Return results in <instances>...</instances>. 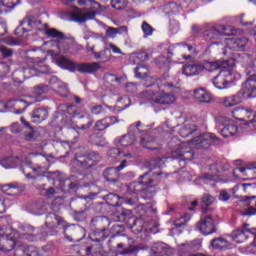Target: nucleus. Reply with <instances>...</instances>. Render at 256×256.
<instances>
[{
	"instance_id": "nucleus-13",
	"label": "nucleus",
	"mask_w": 256,
	"mask_h": 256,
	"mask_svg": "<svg viewBox=\"0 0 256 256\" xmlns=\"http://www.w3.org/2000/svg\"><path fill=\"white\" fill-rule=\"evenodd\" d=\"M215 139H217V137L214 134L207 133L202 136H197L196 138L190 140L188 142V145H190V147H197L198 149H207L209 145H211V143L215 141Z\"/></svg>"
},
{
	"instance_id": "nucleus-2",
	"label": "nucleus",
	"mask_w": 256,
	"mask_h": 256,
	"mask_svg": "<svg viewBox=\"0 0 256 256\" xmlns=\"http://www.w3.org/2000/svg\"><path fill=\"white\" fill-rule=\"evenodd\" d=\"M46 227H48V229H57L58 227L65 228L64 235L68 241H81V239H83L82 228H67V222L55 213L47 214Z\"/></svg>"
},
{
	"instance_id": "nucleus-21",
	"label": "nucleus",
	"mask_w": 256,
	"mask_h": 256,
	"mask_svg": "<svg viewBox=\"0 0 256 256\" xmlns=\"http://www.w3.org/2000/svg\"><path fill=\"white\" fill-rule=\"evenodd\" d=\"M183 75L186 77H195L196 75H201L203 73V63L194 62L183 66Z\"/></svg>"
},
{
	"instance_id": "nucleus-56",
	"label": "nucleus",
	"mask_w": 256,
	"mask_h": 256,
	"mask_svg": "<svg viewBox=\"0 0 256 256\" xmlns=\"http://www.w3.org/2000/svg\"><path fill=\"white\" fill-rule=\"evenodd\" d=\"M46 185L43 184L42 186H39L40 191H44L43 195H46V197H51V195H55V188L50 187L48 189H45Z\"/></svg>"
},
{
	"instance_id": "nucleus-41",
	"label": "nucleus",
	"mask_w": 256,
	"mask_h": 256,
	"mask_svg": "<svg viewBox=\"0 0 256 256\" xmlns=\"http://www.w3.org/2000/svg\"><path fill=\"white\" fill-rule=\"evenodd\" d=\"M20 121L24 125V127L29 130L28 133L25 134L26 141H31V139H33L35 135V133L33 132V127H31V124H29V122H27L24 117H21Z\"/></svg>"
},
{
	"instance_id": "nucleus-10",
	"label": "nucleus",
	"mask_w": 256,
	"mask_h": 256,
	"mask_svg": "<svg viewBox=\"0 0 256 256\" xmlns=\"http://www.w3.org/2000/svg\"><path fill=\"white\" fill-rule=\"evenodd\" d=\"M249 224H245L243 228L236 229L232 232V239L236 243H245L249 237H253V245L256 247V228L248 229Z\"/></svg>"
},
{
	"instance_id": "nucleus-12",
	"label": "nucleus",
	"mask_w": 256,
	"mask_h": 256,
	"mask_svg": "<svg viewBox=\"0 0 256 256\" xmlns=\"http://www.w3.org/2000/svg\"><path fill=\"white\" fill-rule=\"evenodd\" d=\"M212 83L216 89H228L231 83V70L229 68L221 70L220 73L213 78Z\"/></svg>"
},
{
	"instance_id": "nucleus-59",
	"label": "nucleus",
	"mask_w": 256,
	"mask_h": 256,
	"mask_svg": "<svg viewBox=\"0 0 256 256\" xmlns=\"http://www.w3.org/2000/svg\"><path fill=\"white\" fill-rule=\"evenodd\" d=\"M218 199L219 201H229V199H231V194H229L226 190H221Z\"/></svg>"
},
{
	"instance_id": "nucleus-45",
	"label": "nucleus",
	"mask_w": 256,
	"mask_h": 256,
	"mask_svg": "<svg viewBox=\"0 0 256 256\" xmlns=\"http://www.w3.org/2000/svg\"><path fill=\"white\" fill-rule=\"evenodd\" d=\"M140 145L144 147V149H150L151 151H155L157 147H154V142L150 138H142L140 140Z\"/></svg>"
},
{
	"instance_id": "nucleus-51",
	"label": "nucleus",
	"mask_w": 256,
	"mask_h": 256,
	"mask_svg": "<svg viewBox=\"0 0 256 256\" xmlns=\"http://www.w3.org/2000/svg\"><path fill=\"white\" fill-rule=\"evenodd\" d=\"M142 31H143L145 37H149V36L153 35L154 29L151 25H149V23L143 22L142 23Z\"/></svg>"
},
{
	"instance_id": "nucleus-44",
	"label": "nucleus",
	"mask_w": 256,
	"mask_h": 256,
	"mask_svg": "<svg viewBox=\"0 0 256 256\" xmlns=\"http://www.w3.org/2000/svg\"><path fill=\"white\" fill-rule=\"evenodd\" d=\"M239 189L244 191V193H247V191H253V189H255V185H253V184H238L232 189V191H233V193H237V191H239Z\"/></svg>"
},
{
	"instance_id": "nucleus-14",
	"label": "nucleus",
	"mask_w": 256,
	"mask_h": 256,
	"mask_svg": "<svg viewBox=\"0 0 256 256\" xmlns=\"http://www.w3.org/2000/svg\"><path fill=\"white\" fill-rule=\"evenodd\" d=\"M248 40L245 37L229 38L226 42V51L224 55H227L229 51H245V45H247Z\"/></svg>"
},
{
	"instance_id": "nucleus-30",
	"label": "nucleus",
	"mask_w": 256,
	"mask_h": 256,
	"mask_svg": "<svg viewBox=\"0 0 256 256\" xmlns=\"http://www.w3.org/2000/svg\"><path fill=\"white\" fill-rule=\"evenodd\" d=\"M194 97L199 103H211V94L205 89L200 88L194 91Z\"/></svg>"
},
{
	"instance_id": "nucleus-36",
	"label": "nucleus",
	"mask_w": 256,
	"mask_h": 256,
	"mask_svg": "<svg viewBox=\"0 0 256 256\" xmlns=\"http://www.w3.org/2000/svg\"><path fill=\"white\" fill-rule=\"evenodd\" d=\"M211 245L214 249H228L229 241L225 238H215L211 241Z\"/></svg>"
},
{
	"instance_id": "nucleus-6",
	"label": "nucleus",
	"mask_w": 256,
	"mask_h": 256,
	"mask_svg": "<svg viewBox=\"0 0 256 256\" xmlns=\"http://www.w3.org/2000/svg\"><path fill=\"white\" fill-rule=\"evenodd\" d=\"M248 79L242 84L244 97L248 99L256 97V59L252 65L247 68Z\"/></svg>"
},
{
	"instance_id": "nucleus-39",
	"label": "nucleus",
	"mask_w": 256,
	"mask_h": 256,
	"mask_svg": "<svg viewBox=\"0 0 256 256\" xmlns=\"http://www.w3.org/2000/svg\"><path fill=\"white\" fill-rule=\"evenodd\" d=\"M133 143H135V136L131 134L124 135L119 140V145H121V147H129L130 145H133Z\"/></svg>"
},
{
	"instance_id": "nucleus-57",
	"label": "nucleus",
	"mask_w": 256,
	"mask_h": 256,
	"mask_svg": "<svg viewBox=\"0 0 256 256\" xmlns=\"http://www.w3.org/2000/svg\"><path fill=\"white\" fill-rule=\"evenodd\" d=\"M0 53L3 57H11V55H13V50L6 46H0Z\"/></svg>"
},
{
	"instance_id": "nucleus-7",
	"label": "nucleus",
	"mask_w": 256,
	"mask_h": 256,
	"mask_svg": "<svg viewBox=\"0 0 256 256\" xmlns=\"http://www.w3.org/2000/svg\"><path fill=\"white\" fill-rule=\"evenodd\" d=\"M47 23H42L41 20L31 17H26L20 23V26L15 30V34L19 35V32L23 31V33H29V31H46Z\"/></svg>"
},
{
	"instance_id": "nucleus-8",
	"label": "nucleus",
	"mask_w": 256,
	"mask_h": 256,
	"mask_svg": "<svg viewBox=\"0 0 256 256\" xmlns=\"http://www.w3.org/2000/svg\"><path fill=\"white\" fill-rule=\"evenodd\" d=\"M232 117H234V119H237L238 121H247V119H250L247 124L248 127L252 130L256 129L255 111L243 107H238L232 111Z\"/></svg>"
},
{
	"instance_id": "nucleus-1",
	"label": "nucleus",
	"mask_w": 256,
	"mask_h": 256,
	"mask_svg": "<svg viewBox=\"0 0 256 256\" xmlns=\"http://www.w3.org/2000/svg\"><path fill=\"white\" fill-rule=\"evenodd\" d=\"M68 3H74V5H79L80 7H90L93 10L75 7L73 11L68 13L70 21H75V23H85L86 21L95 19L96 11L101 9V4L95 0H68Z\"/></svg>"
},
{
	"instance_id": "nucleus-40",
	"label": "nucleus",
	"mask_w": 256,
	"mask_h": 256,
	"mask_svg": "<svg viewBox=\"0 0 256 256\" xmlns=\"http://www.w3.org/2000/svg\"><path fill=\"white\" fill-rule=\"evenodd\" d=\"M15 107H16V109L14 110V113L16 115H21V113H25V109H27V107H29V104L23 100H16Z\"/></svg>"
},
{
	"instance_id": "nucleus-63",
	"label": "nucleus",
	"mask_w": 256,
	"mask_h": 256,
	"mask_svg": "<svg viewBox=\"0 0 256 256\" xmlns=\"http://www.w3.org/2000/svg\"><path fill=\"white\" fill-rule=\"evenodd\" d=\"M26 252L28 253V256H39V250L34 246L28 247Z\"/></svg>"
},
{
	"instance_id": "nucleus-61",
	"label": "nucleus",
	"mask_w": 256,
	"mask_h": 256,
	"mask_svg": "<svg viewBox=\"0 0 256 256\" xmlns=\"http://www.w3.org/2000/svg\"><path fill=\"white\" fill-rule=\"evenodd\" d=\"M117 35H129V28L127 26H120L116 28Z\"/></svg>"
},
{
	"instance_id": "nucleus-34",
	"label": "nucleus",
	"mask_w": 256,
	"mask_h": 256,
	"mask_svg": "<svg viewBox=\"0 0 256 256\" xmlns=\"http://www.w3.org/2000/svg\"><path fill=\"white\" fill-rule=\"evenodd\" d=\"M193 133H197V126H195V124H185L179 130V135H181L184 138L189 137V135H193Z\"/></svg>"
},
{
	"instance_id": "nucleus-32",
	"label": "nucleus",
	"mask_w": 256,
	"mask_h": 256,
	"mask_svg": "<svg viewBox=\"0 0 256 256\" xmlns=\"http://www.w3.org/2000/svg\"><path fill=\"white\" fill-rule=\"evenodd\" d=\"M20 0H1L0 3V14L9 13L11 9H15Z\"/></svg>"
},
{
	"instance_id": "nucleus-52",
	"label": "nucleus",
	"mask_w": 256,
	"mask_h": 256,
	"mask_svg": "<svg viewBox=\"0 0 256 256\" xmlns=\"http://www.w3.org/2000/svg\"><path fill=\"white\" fill-rule=\"evenodd\" d=\"M66 113L72 115V117H77V115H81V110H78L75 105H69L66 107Z\"/></svg>"
},
{
	"instance_id": "nucleus-4",
	"label": "nucleus",
	"mask_w": 256,
	"mask_h": 256,
	"mask_svg": "<svg viewBox=\"0 0 256 256\" xmlns=\"http://www.w3.org/2000/svg\"><path fill=\"white\" fill-rule=\"evenodd\" d=\"M141 97L158 105H173L177 101L175 94L167 93L159 89L157 85H151L147 90L142 92Z\"/></svg>"
},
{
	"instance_id": "nucleus-27",
	"label": "nucleus",
	"mask_w": 256,
	"mask_h": 256,
	"mask_svg": "<svg viewBox=\"0 0 256 256\" xmlns=\"http://www.w3.org/2000/svg\"><path fill=\"white\" fill-rule=\"evenodd\" d=\"M119 120L115 116L106 117L102 120H98L95 124L96 131H105L108 127H111V125H115V123H118Z\"/></svg>"
},
{
	"instance_id": "nucleus-15",
	"label": "nucleus",
	"mask_w": 256,
	"mask_h": 256,
	"mask_svg": "<svg viewBox=\"0 0 256 256\" xmlns=\"http://www.w3.org/2000/svg\"><path fill=\"white\" fill-rule=\"evenodd\" d=\"M126 167H127V160H123L119 166L106 169L103 175L106 180L112 183H117L120 177L119 171H123V169Z\"/></svg>"
},
{
	"instance_id": "nucleus-25",
	"label": "nucleus",
	"mask_w": 256,
	"mask_h": 256,
	"mask_svg": "<svg viewBox=\"0 0 256 256\" xmlns=\"http://www.w3.org/2000/svg\"><path fill=\"white\" fill-rule=\"evenodd\" d=\"M203 71H217L220 69V71H225V69H229V63L225 61H215V62H203L202 63Z\"/></svg>"
},
{
	"instance_id": "nucleus-64",
	"label": "nucleus",
	"mask_w": 256,
	"mask_h": 256,
	"mask_svg": "<svg viewBox=\"0 0 256 256\" xmlns=\"http://www.w3.org/2000/svg\"><path fill=\"white\" fill-rule=\"evenodd\" d=\"M15 256H29L27 253V250H24L23 248H18L14 252Z\"/></svg>"
},
{
	"instance_id": "nucleus-43",
	"label": "nucleus",
	"mask_w": 256,
	"mask_h": 256,
	"mask_svg": "<svg viewBox=\"0 0 256 256\" xmlns=\"http://www.w3.org/2000/svg\"><path fill=\"white\" fill-rule=\"evenodd\" d=\"M205 181H217V176L211 174H204L201 177L197 178L195 183L197 185H203Z\"/></svg>"
},
{
	"instance_id": "nucleus-37",
	"label": "nucleus",
	"mask_w": 256,
	"mask_h": 256,
	"mask_svg": "<svg viewBox=\"0 0 256 256\" xmlns=\"http://www.w3.org/2000/svg\"><path fill=\"white\" fill-rule=\"evenodd\" d=\"M18 163L19 158H6L1 161V165L4 167V169H15Z\"/></svg>"
},
{
	"instance_id": "nucleus-54",
	"label": "nucleus",
	"mask_w": 256,
	"mask_h": 256,
	"mask_svg": "<svg viewBox=\"0 0 256 256\" xmlns=\"http://www.w3.org/2000/svg\"><path fill=\"white\" fill-rule=\"evenodd\" d=\"M90 141L93 143V145H97L98 147L107 145V142H105L104 138H99L97 136H91Z\"/></svg>"
},
{
	"instance_id": "nucleus-35",
	"label": "nucleus",
	"mask_w": 256,
	"mask_h": 256,
	"mask_svg": "<svg viewBox=\"0 0 256 256\" xmlns=\"http://www.w3.org/2000/svg\"><path fill=\"white\" fill-rule=\"evenodd\" d=\"M46 35L47 37H52L53 39H57V41H61L63 39H67L65 34L55 28H46Z\"/></svg>"
},
{
	"instance_id": "nucleus-18",
	"label": "nucleus",
	"mask_w": 256,
	"mask_h": 256,
	"mask_svg": "<svg viewBox=\"0 0 256 256\" xmlns=\"http://www.w3.org/2000/svg\"><path fill=\"white\" fill-rule=\"evenodd\" d=\"M229 28L223 26V25H215L210 27L208 30L204 31L205 37H209L211 40L217 39L218 37H221V35H231V33L228 32Z\"/></svg>"
},
{
	"instance_id": "nucleus-47",
	"label": "nucleus",
	"mask_w": 256,
	"mask_h": 256,
	"mask_svg": "<svg viewBox=\"0 0 256 256\" xmlns=\"http://www.w3.org/2000/svg\"><path fill=\"white\" fill-rule=\"evenodd\" d=\"M9 71H11L9 64L0 62V79H5V77H7L9 74Z\"/></svg>"
},
{
	"instance_id": "nucleus-24",
	"label": "nucleus",
	"mask_w": 256,
	"mask_h": 256,
	"mask_svg": "<svg viewBox=\"0 0 256 256\" xmlns=\"http://www.w3.org/2000/svg\"><path fill=\"white\" fill-rule=\"evenodd\" d=\"M199 229L203 235H211L215 233V221L211 216H207L201 220Z\"/></svg>"
},
{
	"instance_id": "nucleus-28",
	"label": "nucleus",
	"mask_w": 256,
	"mask_h": 256,
	"mask_svg": "<svg viewBox=\"0 0 256 256\" xmlns=\"http://www.w3.org/2000/svg\"><path fill=\"white\" fill-rule=\"evenodd\" d=\"M153 256H165L169 253L167 244L163 242L154 243L151 248Z\"/></svg>"
},
{
	"instance_id": "nucleus-49",
	"label": "nucleus",
	"mask_w": 256,
	"mask_h": 256,
	"mask_svg": "<svg viewBox=\"0 0 256 256\" xmlns=\"http://www.w3.org/2000/svg\"><path fill=\"white\" fill-rule=\"evenodd\" d=\"M11 206V202L5 197H0V215L7 211V207Z\"/></svg>"
},
{
	"instance_id": "nucleus-19",
	"label": "nucleus",
	"mask_w": 256,
	"mask_h": 256,
	"mask_svg": "<svg viewBox=\"0 0 256 256\" xmlns=\"http://www.w3.org/2000/svg\"><path fill=\"white\" fill-rule=\"evenodd\" d=\"M77 161L83 167H93L94 165H97V163L101 161V155L95 152H90L85 156H79L77 158Z\"/></svg>"
},
{
	"instance_id": "nucleus-55",
	"label": "nucleus",
	"mask_w": 256,
	"mask_h": 256,
	"mask_svg": "<svg viewBox=\"0 0 256 256\" xmlns=\"http://www.w3.org/2000/svg\"><path fill=\"white\" fill-rule=\"evenodd\" d=\"M149 177V172L145 173L144 175H141L140 176V181L139 183L141 185H146L147 187H149L151 185V183H153V180L150 179V178H147Z\"/></svg>"
},
{
	"instance_id": "nucleus-16",
	"label": "nucleus",
	"mask_w": 256,
	"mask_h": 256,
	"mask_svg": "<svg viewBox=\"0 0 256 256\" xmlns=\"http://www.w3.org/2000/svg\"><path fill=\"white\" fill-rule=\"evenodd\" d=\"M106 202L108 205H111V207H121L123 203L126 205H134L135 198H121L119 195L111 193L106 196Z\"/></svg>"
},
{
	"instance_id": "nucleus-60",
	"label": "nucleus",
	"mask_w": 256,
	"mask_h": 256,
	"mask_svg": "<svg viewBox=\"0 0 256 256\" xmlns=\"http://www.w3.org/2000/svg\"><path fill=\"white\" fill-rule=\"evenodd\" d=\"M106 35L107 37H109L110 39H115L117 37V28H113V27H109L106 30Z\"/></svg>"
},
{
	"instance_id": "nucleus-53",
	"label": "nucleus",
	"mask_w": 256,
	"mask_h": 256,
	"mask_svg": "<svg viewBox=\"0 0 256 256\" xmlns=\"http://www.w3.org/2000/svg\"><path fill=\"white\" fill-rule=\"evenodd\" d=\"M202 203L203 205H206V207H209V205H213L215 203V197L210 194H204L202 197Z\"/></svg>"
},
{
	"instance_id": "nucleus-50",
	"label": "nucleus",
	"mask_w": 256,
	"mask_h": 256,
	"mask_svg": "<svg viewBox=\"0 0 256 256\" xmlns=\"http://www.w3.org/2000/svg\"><path fill=\"white\" fill-rule=\"evenodd\" d=\"M48 91H49V86L45 84H41L34 87V95H43V93H47Z\"/></svg>"
},
{
	"instance_id": "nucleus-62",
	"label": "nucleus",
	"mask_w": 256,
	"mask_h": 256,
	"mask_svg": "<svg viewBox=\"0 0 256 256\" xmlns=\"http://www.w3.org/2000/svg\"><path fill=\"white\" fill-rule=\"evenodd\" d=\"M2 41L3 43H6V45H19V42L11 36L4 38Z\"/></svg>"
},
{
	"instance_id": "nucleus-33",
	"label": "nucleus",
	"mask_w": 256,
	"mask_h": 256,
	"mask_svg": "<svg viewBox=\"0 0 256 256\" xmlns=\"http://www.w3.org/2000/svg\"><path fill=\"white\" fill-rule=\"evenodd\" d=\"M95 59H99L100 63H109L111 61V54L109 53V50L104 49L100 52L93 51V48L91 49Z\"/></svg>"
},
{
	"instance_id": "nucleus-29",
	"label": "nucleus",
	"mask_w": 256,
	"mask_h": 256,
	"mask_svg": "<svg viewBox=\"0 0 256 256\" xmlns=\"http://www.w3.org/2000/svg\"><path fill=\"white\" fill-rule=\"evenodd\" d=\"M49 117V112L45 108H38L32 113V123H41Z\"/></svg>"
},
{
	"instance_id": "nucleus-26",
	"label": "nucleus",
	"mask_w": 256,
	"mask_h": 256,
	"mask_svg": "<svg viewBox=\"0 0 256 256\" xmlns=\"http://www.w3.org/2000/svg\"><path fill=\"white\" fill-rule=\"evenodd\" d=\"M175 154L178 155L176 159H180V161H192L194 156L193 150L191 147H187L186 143H183Z\"/></svg>"
},
{
	"instance_id": "nucleus-9",
	"label": "nucleus",
	"mask_w": 256,
	"mask_h": 256,
	"mask_svg": "<svg viewBox=\"0 0 256 256\" xmlns=\"http://www.w3.org/2000/svg\"><path fill=\"white\" fill-rule=\"evenodd\" d=\"M147 59H149V56L146 52L136 53L130 57V62L134 63V65H138L134 70L138 79H143L149 75V68H147L145 64H139L141 61H147Z\"/></svg>"
},
{
	"instance_id": "nucleus-11",
	"label": "nucleus",
	"mask_w": 256,
	"mask_h": 256,
	"mask_svg": "<svg viewBox=\"0 0 256 256\" xmlns=\"http://www.w3.org/2000/svg\"><path fill=\"white\" fill-rule=\"evenodd\" d=\"M217 121L220 125H223V128L220 130V135H222V137H233L237 135L239 127L227 116L220 115L217 117Z\"/></svg>"
},
{
	"instance_id": "nucleus-48",
	"label": "nucleus",
	"mask_w": 256,
	"mask_h": 256,
	"mask_svg": "<svg viewBox=\"0 0 256 256\" xmlns=\"http://www.w3.org/2000/svg\"><path fill=\"white\" fill-rule=\"evenodd\" d=\"M112 7L114 9H125V7H127V5H129V1L128 0H112Z\"/></svg>"
},
{
	"instance_id": "nucleus-46",
	"label": "nucleus",
	"mask_w": 256,
	"mask_h": 256,
	"mask_svg": "<svg viewBox=\"0 0 256 256\" xmlns=\"http://www.w3.org/2000/svg\"><path fill=\"white\" fill-rule=\"evenodd\" d=\"M191 220V216L189 214H185L181 216L179 219L174 221L175 227H183V225H187V222Z\"/></svg>"
},
{
	"instance_id": "nucleus-20",
	"label": "nucleus",
	"mask_w": 256,
	"mask_h": 256,
	"mask_svg": "<svg viewBox=\"0 0 256 256\" xmlns=\"http://www.w3.org/2000/svg\"><path fill=\"white\" fill-rule=\"evenodd\" d=\"M242 101H243V98L239 93L233 94L230 96L221 97L219 99L220 105H222V107H225L226 109H229L231 107H237V105H240Z\"/></svg>"
},
{
	"instance_id": "nucleus-31",
	"label": "nucleus",
	"mask_w": 256,
	"mask_h": 256,
	"mask_svg": "<svg viewBox=\"0 0 256 256\" xmlns=\"http://www.w3.org/2000/svg\"><path fill=\"white\" fill-rule=\"evenodd\" d=\"M89 237L91 241L101 243V241H105V239L109 237V230H94L92 233H90Z\"/></svg>"
},
{
	"instance_id": "nucleus-3",
	"label": "nucleus",
	"mask_w": 256,
	"mask_h": 256,
	"mask_svg": "<svg viewBox=\"0 0 256 256\" xmlns=\"http://www.w3.org/2000/svg\"><path fill=\"white\" fill-rule=\"evenodd\" d=\"M56 64L58 65V67H61V69H67L72 73H75V71H78L79 73L93 74V73H97V71L101 69L100 62L79 64V63H75L73 60L65 56L58 57L56 59Z\"/></svg>"
},
{
	"instance_id": "nucleus-17",
	"label": "nucleus",
	"mask_w": 256,
	"mask_h": 256,
	"mask_svg": "<svg viewBox=\"0 0 256 256\" xmlns=\"http://www.w3.org/2000/svg\"><path fill=\"white\" fill-rule=\"evenodd\" d=\"M49 84L51 89H53L54 91H58L61 97H67L69 95V87L67 86V84L59 80V78H57L56 76H52L50 78Z\"/></svg>"
},
{
	"instance_id": "nucleus-58",
	"label": "nucleus",
	"mask_w": 256,
	"mask_h": 256,
	"mask_svg": "<svg viewBox=\"0 0 256 256\" xmlns=\"http://www.w3.org/2000/svg\"><path fill=\"white\" fill-rule=\"evenodd\" d=\"M90 111L92 115H101L103 113V106L102 105H93L90 107Z\"/></svg>"
},
{
	"instance_id": "nucleus-42",
	"label": "nucleus",
	"mask_w": 256,
	"mask_h": 256,
	"mask_svg": "<svg viewBox=\"0 0 256 256\" xmlns=\"http://www.w3.org/2000/svg\"><path fill=\"white\" fill-rule=\"evenodd\" d=\"M56 43L59 53H69L71 45L67 42V39L58 40Z\"/></svg>"
},
{
	"instance_id": "nucleus-5",
	"label": "nucleus",
	"mask_w": 256,
	"mask_h": 256,
	"mask_svg": "<svg viewBox=\"0 0 256 256\" xmlns=\"http://www.w3.org/2000/svg\"><path fill=\"white\" fill-rule=\"evenodd\" d=\"M19 232L10 226H0V251L7 255L15 249Z\"/></svg>"
},
{
	"instance_id": "nucleus-38",
	"label": "nucleus",
	"mask_w": 256,
	"mask_h": 256,
	"mask_svg": "<svg viewBox=\"0 0 256 256\" xmlns=\"http://www.w3.org/2000/svg\"><path fill=\"white\" fill-rule=\"evenodd\" d=\"M27 71H29V69H25V70L21 69V70L14 71L12 74L14 83H23V81H25V77H27L25 75Z\"/></svg>"
},
{
	"instance_id": "nucleus-22",
	"label": "nucleus",
	"mask_w": 256,
	"mask_h": 256,
	"mask_svg": "<svg viewBox=\"0 0 256 256\" xmlns=\"http://www.w3.org/2000/svg\"><path fill=\"white\" fill-rule=\"evenodd\" d=\"M233 175L239 179H256V167H238Z\"/></svg>"
},
{
	"instance_id": "nucleus-23",
	"label": "nucleus",
	"mask_w": 256,
	"mask_h": 256,
	"mask_svg": "<svg viewBox=\"0 0 256 256\" xmlns=\"http://www.w3.org/2000/svg\"><path fill=\"white\" fill-rule=\"evenodd\" d=\"M20 238L25 239L26 241H37V229L31 226L30 224H23L20 226Z\"/></svg>"
}]
</instances>
